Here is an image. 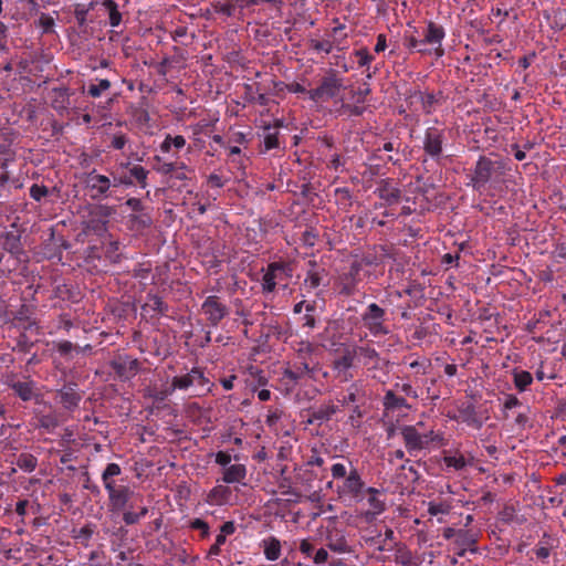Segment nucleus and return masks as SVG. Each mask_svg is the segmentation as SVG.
Here are the masks:
<instances>
[{
	"label": "nucleus",
	"mask_w": 566,
	"mask_h": 566,
	"mask_svg": "<svg viewBox=\"0 0 566 566\" xmlns=\"http://www.w3.org/2000/svg\"><path fill=\"white\" fill-rule=\"evenodd\" d=\"M505 165L502 160H492L481 156L471 175L472 187L482 192L486 188H496L503 181Z\"/></svg>",
	"instance_id": "obj_1"
},
{
	"label": "nucleus",
	"mask_w": 566,
	"mask_h": 566,
	"mask_svg": "<svg viewBox=\"0 0 566 566\" xmlns=\"http://www.w3.org/2000/svg\"><path fill=\"white\" fill-rule=\"evenodd\" d=\"M401 437L407 451L411 455H417L420 451L439 447L443 441L440 432L430 430L429 432L420 433L415 426H403L401 428Z\"/></svg>",
	"instance_id": "obj_2"
},
{
	"label": "nucleus",
	"mask_w": 566,
	"mask_h": 566,
	"mask_svg": "<svg viewBox=\"0 0 566 566\" xmlns=\"http://www.w3.org/2000/svg\"><path fill=\"white\" fill-rule=\"evenodd\" d=\"M360 317L364 327L371 336L380 337L390 333L389 325L387 324V313L378 304H369Z\"/></svg>",
	"instance_id": "obj_3"
},
{
	"label": "nucleus",
	"mask_w": 566,
	"mask_h": 566,
	"mask_svg": "<svg viewBox=\"0 0 566 566\" xmlns=\"http://www.w3.org/2000/svg\"><path fill=\"white\" fill-rule=\"evenodd\" d=\"M365 276L361 262H353L348 269L343 270L335 281V289L345 296L358 292V285Z\"/></svg>",
	"instance_id": "obj_4"
},
{
	"label": "nucleus",
	"mask_w": 566,
	"mask_h": 566,
	"mask_svg": "<svg viewBox=\"0 0 566 566\" xmlns=\"http://www.w3.org/2000/svg\"><path fill=\"white\" fill-rule=\"evenodd\" d=\"M263 271L262 291L271 293L277 284L292 276L293 269L287 262H272Z\"/></svg>",
	"instance_id": "obj_5"
},
{
	"label": "nucleus",
	"mask_w": 566,
	"mask_h": 566,
	"mask_svg": "<svg viewBox=\"0 0 566 566\" xmlns=\"http://www.w3.org/2000/svg\"><path fill=\"white\" fill-rule=\"evenodd\" d=\"M343 88V82L335 73H331L323 77L321 84L308 91V98L315 103H325L335 98Z\"/></svg>",
	"instance_id": "obj_6"
},
{
	"label": "nucleus",
	"mask_w": 566,
	"mask_h": 566,
	"mask_svg": "<svg viewBox=\"0 0 566 566\" xmlns=\"http://www.w3.org/2000/svg\"><path fill=\"white\" fill-rule=\"evenodd\" d=\"M263 2L280 7L283 0H216L213 7L216 12L226 17L241 14L245 8L259 6Z\"/></svg>",
	"instance_id": "obj_7"
},
{
	"label": "nucleus",
	"mask_w": 566,
	"mask_h": 566,
	"mask_svg": "<svg viewBox=\"0 0 566 566\" xmlns=\"http://www.w3.org/2000/svg\"><path fill=\"white\" fill-rule=\"evenodd\" d=\"M364 482L356 469L349 470L348 475L337 486L338 497L344 502H353L361 499Z\"/></svg>",
	"instance_id": "obj_8"
},
{
	"label": "nucleus",
	"mask_w": 566,
	"mask_h": 566,
	"mask_svg": "<svg viewBox=\"0 0 566 566\" xmlns=\"http://www.w3.org/2000/svg\"><path fill=\"white\" fill-rule=\"evenodd\" d=\"M85 185L88 189L90 197L93 200H101L107 197L112 182L107 176L97 174L96 170H93L87 174Z\"/></svg>",
	"instance_id": "obj_9"
},
{
	"label": "nucleus",
	"mask_w": 566,
	"mask_h": 566,
	"mask_svg": "<svg viewBox=\"0 0 566 566\" xmlns=\"http://www.w3.org/2000/svg\"><path fill=\"white\" fill-rule=\"evenodd\" d=\"M366 502L369 506L368 510L363 512L366 522H373L377 515L381 514L386 509V495L384 492L368 488L365 493Z\"/></svg>",
	"instance_id": "obj_10"
},
{
	"label": "nucleus",
	"mask_w": 566,
	"mask_h": 566,
	"mask_svg": "<svg viewBox=\"0 0 566 566\" xmlns=\"http://www.w3.org/2000/svg\"><path fill=\"white\" fill-rule=\"evenodd\" d=\"M201 311L207 321L216 326L228 314V307L216 295L208 296L202 303Z\"/></svg>",
	"instance_id": "obj_11"
},
{
	"label": "nucleus",
	"mask_w": 566,
	"mask_h": 566,
	"mask_svg": "<svg viewBox=\"0 0 566 566\" xmlns=\"http://www.w3.org/2000/svg\"><path fill=\"white\" fill-rule=\"evenodd\" d=\"M446 32L441 25L429 22L426 31L423 32V45H431L432 49H429L431 54H433L436 57H441L444 54V50L442 48V40Z\"/></svg>",
	"instance_id": "obj_12"
},
{
	"label": "nucleus",
	"mask_w": 566,
	"mask_h": 566,
	"mask_svg": "<svg viewBox=\"0 0 566 566\" xmlns=\"http://www.w3.org/2000/svg\"><path fill=\"white\" fill-rule=\"evenodd\" d=\"M355 359L356 356L353 346H348L345 347L340 356L334 360L333 369L340 381H348L353 377L349 369L354 366Z\"/></svg>",
	"instance_id": "obj_13"
},
{
	"label": "nucleus",
	"mask_w": 566,
	"mask_h": 566,
	"mask_svg": "<svg viewBox=\"0 0 566 566\" xmlns=\"http://www.w3.org/2000/svg\"><path fill=\"white\" fill-rule=\"evenodd\" d=\"M444 142V130L437 127H429L426 130L423 139V149L426 154L432 158L442 154V145Z\"/></svg>",
	"instance_id": "obj_14"
},
{
	"label": "nucleus",
	"mask_w": 566,
	"mask_h": 566,
	"mask_svg": "<svg viewBox=\"0 0 566 566\" xmlns=\"http://www.w3.org/2000/svg\"><path fill=\"white\" fill-rule=\"evenodd\" d=\"M208 379L200 368L193 367L189 373L181 376H175L171 380L172 389L186 390L195 385L203 386Z\"/></svg>",
	"instance_id": "obj_15"
},
{
	"label": "nucleus",
	"mask_w": 566,
	"mask_h": 566,
	"mask_svg": "<svg viewBox=\"0 0 566 566\" xmlns=\"http://www.w3.org/2000/svg\"><path fill=\"white\" fill-rule=\"evenodd\" d=\"M233 490L226 484H217L206 496V502L212 506L232 505L234 500Z\"/></svg>",
	"instance_id": "obj_16"
},
{
	"label": "nucleus",
	"mask_w": 566,
	"mask_h": 566,
	"mask_svg": "<svg viewBox=\"0 0 566 566\" xmlns=\"http://www.w3.org/2000/svg\"><path fill=\"white\" fill-rule=\"evenodd\" d=\"M8 386L23 401H30L35 397V382L29 378L24 380L11 378Z\"/></svg>",
	"instance_id": "obj_17"
},
{
	"label": "nucleus",
	"mask_w": 566,
	"mask_h": 566,
	"mask_svg": "<svg viewBox=\"0 0 566 566\" xmlns=\"http://www.w3.org/2000/svg\"><path fill=\"white\" fill-rule=\"evenodd\" d=\"M353 349L355 352L356 359L364 366L377 367L379 354L370 344L353 346Z\"/></svg>",
	"instance_id": "obj_18"
},
{
	"label": "nucleus",
	"mask_w": 566,
	"mask_h": 566,
	"mask_svg": "<svg viewBox=\"0 0 566 566\" xmlns=\"http://www.w3.org/2000/svg\"><path fill=\"white\" fill-rule=\"evenodd\" d=\"M375 193H377V196L388 206L398 203L401 197L400 190L391 182L386 180H382L379 184L375 190Z\"/></svg>",
	"instance_id": "obj_19"
},
{
	"label": "nucleus",
	"mask_w": 566,
	"mask_h": 566,
	"mask_svg": "<svg viewBox=\"0 0 566 566\" xmlns=\"http://www.w3.org/2000/svg\"><path fill=\"white\" fill-rule=\"evenodd\" d=\"M247 468L244 464H231L223 469L222 482L227 484L241 483L245 485Z\"/></svg>",
	"instance_id": "obj_20"
},
{
	"label": "nucleus",
	"mask_w": 566,
	"mask_h": 566,
	"mask_svg": "<svg viewBox=\"0 0 566 566\" xmlns=\"http://www.w3.org/2000/svg\"><path fill=\"white\" fill-rule=\"evenodd\" d=\"M132 495V491L126 485H119L115 489L113 493L108 495L109 505L113 511H120L125 507L127 502L129 501Z\"/></svg>",
	"instance_id": "obj_21"
},
{
	"label": "nucleus",
	"mask_w": 566,
	"mask_h": 566,
	"mask_svg": "<svg viewBox=\"0 0 566 566\" xmlns=\"http://www.w3.org/2000/svg\"><path fill=\"white\" fill-rule=\"evenodd\" d=\"M473 461V458H467L463 453H461L459 450L455 451H449L444 453L443 462L447 468H451L455 471L462 470L467 468L468 465H471Z\"/></svg>",
	"instance_id": "obj_22"
},
{
	"label": "nucleus",
	"mask_w": 566,
	"mask_h": 566,
	"mask_svg": "<svg viewBox=\"0 0 566 566\" xmlns=\"http://www.w3.org/2000/svg\"><path fill=\"white\" fill-rule=\"evenodd\" d=\"M122 473V469L117 463H108L102 473V481L107 494L109 495L118 486L115 484L114 478Z\"/></svg>",
	"instance_id": "obj_23"
},
{
	"label": "nucleus",
	"mask_w": 566,
	"mask_h": 566,
	"mask_svg": "<svg viewBox=\"0 0 566 566\" xmlns=\"http://www.w3.org/2000/svg\"><path fill=\"white\" fill-rule=\"evenodd\" d=\"M512 376L514 386L520 392L526 391L533 382V376L527 370L514 368L512 370Z\"/></svg>",
	"instance_id": "obj_24"
},
{
	"label": "nucleus",
	"mask_w": 566,
	"mask_h": 566,
	"mask_svg": "<svg viewBox=\"0 0 566 566\" xmlns=\"http://www.w3.org/2000/svg\"><path fill=\"white\" fill-rule=\"evenodd\" d=\"M262 547L264 548V555L268 560H276L281 555V543L274 537L270 536L262 541Z\"/></svg>",
	"instance_id": "obj_25"
},
{
	"label": "nucleus",
	"mask_w": 566,
	"mask_h": 566,
	"mask_svg": "<svg viewBox=\"0 0 566 566\" xmlns=\"http://www.w3.org/2000/svg\"><path fill=\"white\" fill-rule=\"evenodd\" d=\"M60 401L65 409L73 410L78 406L81 396L72 388H64L60 392Z\"/></svg>",
	"instance_id": "obj_26"
},
{
	"label": "nucleus",
	"mask_w": 566,
	"mask_h": 566,
	"mask_svg": "<svg viewBox=\"0 0 566 566\" xmlns=\"http://www.w3.org/2000/svg\"><path fill=\"white\" fill-rule=\"evenodd\" d=\"M249 142L247 135L242 132H232L228 136L227 144L229 145L230 155H240L241 145H247Z\"/></svg>",
	"instance_id": "obj_27"
},
{
	"label": "nucleus",
	"mask_w": 566,
	"mask_h": 566,
	"mask_svg": "<svg viewBox=\"0 0 566 566\" xmlns=\"http://www.w3.org/2000/svg\"><path fill=\"white\" fill-rule=\"evenodd\" d=\"M455 543L460 546L459 552L457 553L458 556H464L468 549H470L471 552L475 551L474 548L467 547L475 543V539L468 531L458 530Z\"/></svg>",
	"instance_id": "obj_28"
},
{
	"label": "nucleus",
	"mask_w": 566,
	"mask_h": 566,
	"mask_svg": "<svg viewBox=\"0 0 566 566\" xmlns=\"http://www.w3.org/2000/svg\"><path fill=\"white\" fill-rule=\"evenodd\" d=\"M310 371V364L307 361H301L298 365H295L292 368H287L284 371V377L291 380L292 382H296L303 376L307 375Z\"/></svg>",
	"instance_id": "obj_29"
},
{
	"label": "nucleus",
	"mask_w": 566,
	"mask_h": 566,
	"mask_svg": "<svg viewBox=\"0 0 566 566\" xmlns=\"http://www.w3.org/2000/svg\"><path fill=\"white\" fill-rule=\"evenodd\" d=\"M151 223V218L144 212L133 213L128 217V224L132 230L140 231Z\"/></svg>",
	"instance_id": "obj_30"
},
{
	"label": "nucleus",
	"mask_w": 566,
	"mask_h": 566,
	"mask_svg": "<svg viewBox=\"0 0 566 566\" xmlns=\"http://www.w3.org/2000/svg\"><path fill=\"white\" fill-rule=\"evenodd\" d=\"M318 350V347L307 340H301L296 344L295 352L302 361H307Z\"/></svg>",
	"instance_id": "obj_31"
},
{
	"label": "nucleus",
	"mask_w": 566,
	"mask_h": 566,
	"mask_svg": "<svg viewBox=\"0 0 566 566\" xmlns=\"http://www.w3.org/2000/svg\"><path fill=\"white\" fill-rule=\"evenodd\" d=\"M384 406L386 409L409 408L405 398L397 396L388 390L384 397Z\"/></svg>",
	"instance_id": "obj_32"
},
{
	"label": "nucleus",
	"mask_w": 566,
	"mask_h": 566,
	"mask_svg": "<svg viewBox=\"0 0 566 566\" xmlns=\"http://www.w3.org/2000/svg\"><path fill=\"white\" fill-rule=\"evenodd\" d=\"M103 7L108 12L109 24L112 27H118L122 22V14L118 11L117 3L113 0H105Z\"/></svg>",
	"instance_id": "obj_33"
},
{
	"label": "nucleus",
	"mask_w": 566,
	"mask_h": 566,
	"mask_svg": "<svg viewBox=\"0 0 566 566\" xmlns=\"http://www.w3.org/2000/svg\"><path fill=\"white\" fill-rule=\"evenodd\" d=\"M39 427L52 431L59 426V420L55 413L40 415L36 417Z\"/></svg>",
	"instance_id": "obj_34"
},
{
	"label": "nucleus",
	"mask_w": 566,
	"mask_h": 566,
	"mask_svg": "<svg viewBox=\"0 0 566 566\" xmlns=\"http://www.w3.org/2000/svg\"><path fill=\"white\" fill-rule=\"evenodd\" d=\"M354 55L357 57V64L359 67H370V63L374 61V55L369 53L366 48L354 51Z\"/></svg>",
	"instance_id": "obj_35"
},
{
	"label": "nucleus",
	"mask_w": 566,
	"mask_h": 566,
	"mask_svg": "<svg viewBox=\"0 0 566 566\" xmlns=\"http://www.w3.org/2000/svg\"><path fill=\"white\" fill-rule=\"evenodd\" d=\"M438 99L433 93H422L421 94V105L422 109L426 114H431L436 111V105Z\"/></svg>",
	"instance_id": "obj_36"
},
{
	"label": "nucleus",
	"mask_w": 566,
	"mask_h": 566,
	"mask_svg": "<svg viewBox=\"0 0 566 566\" xmlns=\"http://www.w3.org/2000/svg\"><path fill=\"white\" fill-rule=\"evenodd\" d=\"M328 36H329V40H332V42H335V48H339L340 44L347 38V34L345 33V25L338 24V25L334 27L332 29L331 33L328 34Z\"/></svg>",
	"instance_id": "obj_37"
},
{
	"label": "nucleus",
	"mask_w": 566,
	"mask_h": 566,
	"mask_svg": "<svg viewBox=\"0 0 566 566\" xmlns=\"http://www.w3.org/2000/svg\"><path fill=\"white\" fill-rule=\"evenodd\" d=\"M405 45L409 49V50H415L417 49L418 52L422 53V54H431V51L429 49H426L423 48V41L422 40H418L416 36L413 35H406L405 36Z\"/></svg>",
	"instance_id": "obj_38"
},
{
	"label": "nucleus",
	"mask_w": 566,
	"mask_h": 566,
	"mask_svg": "<svg viewBox=\"0 0 566 566\" xmlns=\"http://www.w3.org/2000/svg\"><path fill=\"white\" fill-rule=\"evenodd\" d=\"M337 410L338 407L333 403L323 405L315 411L314 416L319 420H328Z\"/></svg>",
	"instance_id": "obj_39"
},
{
	"label": "nucleus",
	"mask_w": 566,
	"mask_h": 566,
	"mask_svg": "<svg viewBox=\"0 0 566 566\" xmlns=\"http://www.w3.org/2000/svg\"><path fill=\"white\" fill-rule=\"evenodd\" d=\"M36 458L31 454H21L18 459V465L25 472H32L36 467Z\"/></svg>",
	"instance_id": "obj_40"
},
{
	"label": "nucleus",
	"mask_w": 566,
	"mask_h": 566,
	"mask_svg": "<svg viewBox=\"0 0 566 566\" xmlns=\"http://www.w3.org/2000/svg\"><path fill=\"white\" fill-rule=\"evenodd\" d=\"M451 510V505L447 502H430L428 505V513L432 516L439 514H448Z\"/></svg>",
	"instance_id": "obj_41"
},
{
	"label": "nucleus",
	"mask_w": 566,
	"mask_h": 566,
	"mask_svg": "<svg viewBox=\"0 0 566 566\" xmlns=\"http://www.w3.org/2000/svg\"><path fill=\"white\" fill-rule=\"evenodd\" d=\"M111 87V82L108 80H99L98 84H92L88 86L87 93L92 97H99L103 92L107 91Z\"/></svg>",
	"instance_id": "obj_42"
},
{
	"label": "nucleus",
	"mask_w": 566,
	"mask_h": 566,
	"mask_svg": "<svg viewBox=\"0 0 566 566\" xmlns=\"http://www.w3.org/2000/svg\"><path fill=\"white\" fill-rule=\"evenodd\" d=\"M147 513L148 509L146 506L142 507L139 512L127 511L124 513L123 520L127 525H132L145 517Z\"/></svg>",
	"instance_id": "obj_43"
},
{
	"label": "nucleus",
	"mask_w": 566,
	"mask_h": 566,
	"mask_svg": "<svg viewBox=\"0 0 566 566\" xmlns=\"http://www.w3.org/2000/svg\"><path fill=\"white\" fill-rule=\"evenodd\" d=\"M129 174L132 177L136 179V181L144 188L146 187V180L148 176V171L143 166H133L129 169Z\"/></svg>",
	"instance_id": "obj_44"
},
{
	"label": "nucleus",
	"mask_w": 566,
	"mask_h": 566,
	"mask_svg": "<svg viewBox=\"0 0 566 566\" xmlns=\"http://www.w3.org/2000/svg\"><path fill=\"white\" fill-rule=\"evenodd\" d=\"M311 46L318 51L324 52L326 54L331 53L333 49L335 48V42H332V40H311Z\"/></svg>",
	"instance_id": "obj_45"
},
{
	"label": "nucleus",
	"mask_w": 566,
	"mask_h": 566,
	"mask_svg": "<svg viewBox=\"0 0 566 566\" xmlns=\"http://www.w3.org/2000/svg\"><path fill=\"white\" fill-rule=\"evenodd\" d=\"M336 200L344 207L352 206V195L347 188H337L335 190Z\"/></svg>",
	"instance_id": "obj_46"
},
{
	"label": "nucleus",
	"mask_w": 566,
	"mask_h": 566,
	"mask_svg": "<svg viewBox=\"0 0 566 566\" xmlns=\"http://www.w3.org/2000/svg\"><path fill=\"white\" fill-rule=\"evenodd\" d=\"M348 473L349 471L347 470V467L344 463L337 462L331 467V474L335 480L342 479L343 481L348 475Z\"/></svg>",
	"instance_id": "obj_47"
},
{
	"label": "nucleus",
	"mask_w": 566,
	"mask_h": 566,
	"mask_svg": "<svg viewBox=\"0 0 566 566\" xmlns=\"http://www.w3.org/2000/svg\"><path fill=\"white\" fill-rule=\"evenodd\" d=\"M49 195V189L45 186L32 185L30 188V196L35 201H41L44 197Z\"/></svg>",
	"instance_id": "obj_48"
},
{
	"label": "nucleus",
	"mask_w": 566,
	"mask_h": 566,
	"mask_svg": "<svg viewBox=\"0 0 566 566\" xmlns=\"http://www.w3.org/2000/svg\"><path fill=\"white\" fill-rule=\"evenodd\" d=\"M190 527L193 530H199L201 532V537L207 538L210 535L209 525L201 518H195L190 522Z\"/></svg>",
	"instance_id": "obj_49"
},
{
	"label": "nucleus",
	"mask_w": 566,
	"mask_h": 566,
	"mask_svg": "<svg viewBox=\"0 0 566 566\" xmlns=\"http://www.w3.org/2000/svg\"><path fill=\"white\" fill-rule=\"evenodd\" d=\"M119 250V243L116 241H111L106 247V255L112 262H117L119 260V254L117 253Z\"/></svg>",
	"instance_id": "obj_50"
},
{
	"label": "nucleus",
	"mask_w": 566,
	"mask_h": 566,
	"mask_svg": "<svg viewBox=\"0 0 566 566\" xmlns=\"http://www.w3.org/2000/svg\"><path fill=\"white\" fill-rule=\"evenodd\" d=\"M279 147L277 133H268L264 136V149L271 150Z\"/></svg>",
	"instance_id": "obj_51"
},
{
	"label": "nucleus",
	"mask_w": 566,
	"mask_h": 566,
	"mask_svg": "<svg viewBox=\"0 0 566 566\" xmlns=\"http://www.w3.org/2000/svg\"><path fill=\"white\" fill-rule=\"evenodd\" d=\"M93 7H94L93 2H91L87 8H85L84 6H77L76 7V9H75V18H76V20L78 21L80 24L84 23L88 11L92 10Z\"/></svg>",
	"instance_id": "obj_52"
},
{
	"label": "nucleus",
	"mask_w": 566,
	"mask_h": 566,
	"mask_svg": "<svg viewBox=\"0 0 566 566\" xmlns=\"http://www.w3.org/2000/svg\"><path fill=\"white\" fill-rule=\"evenodd\" d=\"M521 405L518 398L514 395H506L503 401V410L506 412L513 408H516Z\"/></svg>",
	"instance_id": "obj_53"
},
{
	"label": "nucleus",
	"mask_w": 566,
	"mask_h": 566,
	"mask_svg": "<svg viewBox=\"0 0 566 566\" xmlns=\"http://www.w3.org/2000/svg\"><path fill=\"white\" fill-rule=\"evenodd\" d=\"M231 460H232V458H231V454L229 452L219 451L216 454V463L221 465V467H224V468L229 467Z\"/></svg>",
	"instance_id": "obj_54"
},
{
	"label": "nucleus",
	"mask_w": 566,
	"mask_h": 566,
	"mask_svg": "<svg viewBox=\"0 0 566 566\" xmlns=\"http://www.w3.org/2000/svg\"><path fill=\"white\" fill-rule=\"evenodd\" d=\"M327 545L332 551L337 553H344L347 548V543L343 537L336 539L335 542L329 541Z\"/></svg>",
	"instance_id": "obj_55"
},
{
	"label": "nucleus",
	"mask_w": 566,
	"mask_h": 566,
	"mask_svg": "<svg viewBox=\"0 0 566 566\" xmlns=\"http://www.w3.org/2000/svg\"><path fill=\"white\" fill-rule=\"evenodd\" d=\"M55 347L61 355L65 356L73 350L74 345L70 340H61L55 344Z\"/></svg>",
	"instance_id": "obj_56"
},
{
	"label": "nucleus",
	"mask_w": 566,
	"mask_h": 566,
	"mask_svg": "<svg viewBox=\"0 0 566 566\" xmlns=\"http://www.w3.org/2000/svg\"><path fill=\"white\" fill-rule=\"evenodd\" d=\"M281 417H282L281 410H279V409L269 410L265 422L269 427H273L281 419Z\"/></svg>",
	"instance_id": "obj_57"
},
{
	"label": "nucleus",
	"mask_w": 566,
	"mask_h": 566,
	"mask_svg": "<svg viewBox=\"0 0 566 566\" xmlns=\"http://www.w3.org/2000/svg\"><path fill=\"white\" fill-rule=\"evenodd\" d=\"M356 392H357V385L354 384L348 388L347 395H345L342 399H339V401L343 405H348V403L355 402L356 401Z\"/></svg>",
	"instance_id": "obj_58"
},
{
	"label": "nucleus",
	"mask_w": 566,
	"mask_h": 566,
	"mask_svg": "<svg viewBox=\"0 0 566 566\" xmlns=\"http://www.w3.org/2000/svg\"><path fill=\"white\" fill-rule=\"evenodd\" d=\"M127 144V138L124 134H117L112 139V147L115 149H123Z\"/></svg>",
	"instance_id": "obj_59"
},
{
	"label": "nucleus",
	"mask_w": 566,
	"mask_h": 566,
	"mask_svg": "<svg viewBox=\"0 0 566 566\" xmlns=\"http://www.w3.org/2000/svg\"><path fill=\"white\" fill-rule=\"evenodd\" d=\"M20 240L18 237L8 238L4 247L11 253H17L19 251Z\"/></svg>",
	"instance_id": "obj_60"
},
{
	"label": "nucleus",
	"mask_w": 566,
	"mask_h": 566,
	"mask_svg": "<svg viewBox=\"0 0 566 566\" xmlns=\"http://www.w3.org/2000/svg\"><path fill=\"white\" fill-rule=\"evenodd\" d=\"M386 49H387V38H386V34L380 33V34L377 35V42H376V45L374 48V51L376 53H381Z\"/></svg>",
	"instance_id": "obj_61"
},
{
	"label": "nucleus",
	"mask_w": 566,
	"mask_h": 566,
	"mask_svg": "<svg viewBox=\"0 0 566 566\" xmlns=\"http://www.w3.org/2000/svg\"><path fill=\"white\" fill-rule=\"evenodd\" d=\"M237 527L233 521H228L220 526V533L224 536L234 534Z\"/></svg>",
	"instance_id": "obj_62"
},
{
	"label": "nucleus",
	"mask_w": 566,
	"mask_h": 566,
	"mask_svg": "<svg viewBox=\"0 0 566 566\" xmlns=\"http://www.w3.org/2000/svg\"><path fill=\"white\" fill-rule=\"evenodd\" d=\"M188 170H189L188 167L184 163H180V164L178 163L177 169L174 172V177L179 180H186V179H188V176H187Z\"/></svg>",
	"instance_id": "obj_63"
},
{
	"label": "nucleus",
	"mask_w": 566,
	"mask_h": 566,
	"mask_svg": "<svg viewBox=\"0 0 566 566\" xmlns=\"http://www.w3.org/2000/svg\"><path fill=\"white\" fill-rule=\"evenodd\" d=\"M300 551L307 557H311L314 553V546L308 539H303L300 544Z\"/></svg>",
	"instance_id": "obj_64"
}]
</instances>
